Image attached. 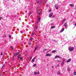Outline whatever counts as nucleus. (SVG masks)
I'll use <instances>...</instances> for the list:
<instances>
[{"label":"nucleus","instance_id":"nucleus-1","mask_svg":"<svg viewBox=\"0 0 76 76\" xmlns=\"http://www.w3.org/2000/svg\"><path fill=\"white\" fill-rule=\"evenodd\" d=\"M20 58V60H22V56L20 55H19L18 56V60H19V59Z\"/></svg>","mask_w":76,"mask_h":76},{"label":"nucleus","instance_id":"nucleus-2","mask_svg":"<svg viewBox=\"0 0 76 76\" xmlns=\"http://www.w3.org/2000/svg\"><path fill=\"white\" fill-rule=\"evenodd\" d=\"M74 47H72V48H69L68 49L70 51H73L74 50Z\"/></svg>","mask_w":76,"mask_h":76},{"label":"nucleus","instance_id":"nucleus-3","mask_svg":"<svg viewBox=\"0 0 76 76\" xmlns=\"http://www.w3.org/2000/svg\"><path fill=\"white\" fill-rule=\"evenodd\" d=\"M37 4H40L42 3V1L41 0L37 1Z\"/></svg>","mask_w":76,"mask_h":76},{"label":"nucleus","instance_id":"nucleus-4","mask_svg":"<svg viewBox=\"0 0 76 76\" xmlns=\"http://www.w3.org/2000/svg\"><path fill=\"white\" fill-rule=\"evenodd\" d=\"M46 57L51 56V54L50 53H48L46 55Z\"/></svg>","mask_w":76,"mask_h":76},{"label":"nucleus","instance_id":"nucleus-5","mask_svg":"<svg viewBox=\"0 0 76 76\" xmlns=\"http://www.w3.org/2000/svg\"><path fill=\"white\" fill-rule=\"evenodd\" d=\"M55 7L56 8V9H58V6L57 4H56L55 6Z\"/></svg>","mask_w":76,"mask_h":76},{"label":"nucleus","instance_id":"nucleus-6","mask_svg":"<svg viewBox=\"0 0 76 76\" xmlns=\"http://www.w3.org/2000/svg\"><path fill=\"white\" fill-rule=\"evenodd\" d=\"M61 58L59 56H56L55 57V58Z\"/></svg>","mask_w":76,"mask_h":76},{"label":"nucleus","instance_id":"nucleus-7","mask_svg":"<svg viewBox=\"0 0 76 76\" xmlns=\"http://www.w3.org/2000/svg\"><path fill=\"white\" fill-rule=\"evenodd\" d=\"M53 15V13H50L49 15V17L50 18V17H51Z\"/></svg>","mask_w":76,"mask_h":76},{"label":"nucleus","instance_id":"nucleus-8","mask_svg":"<svg viewBox=\"0 0 76 76\" xmlns=\"http://www.w3.org/2000/svg\"><path fill=\"white\" fill-rule=\"evenodd\" d=\"M71 61V59H69L67 61H66V63H69Z\"/></svg>","mask_w":76,"mask_h":76},{"label":"nucleus","instance_id":"nucleus-9","mask_svg":"<svg viewBox=\"0 0 76 76\" xmlns=\"http://www.w3.org/2000/svg\"><path fill=\"white\" fill-rule=\"evenodd\" d=\"M64 31V28H63L61 30V31H60V32H63V31Z\"/></svg>","mask_w":76,"mask_h":76},{"label":"nucleus","instance_id":"nucleus-10","mask_svg":"<svg viewBox=\"0 0 76 76\" xmlns=\"http://www.w3.org/2000/svg\"><path fill=\"white\" fill-rule=\"evenodd\" d=\"M64 26L65 27H67V23H65L64 24Z\"/></svg>","mask_w":76,"mask_h":76},{"label":"nucleus","instance_id":"nucleus-11","mask_svg":"<svg viewBox=\"0 0 76 76\" xmlns=\"http://www.w3.org/2000/svg\"><path fill=\"white\" fill-rule=\"evenodd\" d=\"M20 53L19 52H18V53H16L14 54L13 57H14V56H15V55H18V54H19Z\"/></svg>","mask_w":76,"mask_h":76},{"label":"nucleus","instance_id":"nucleus-12","mask_svg":"<svg viewBox=\"0 0 76 76\" xmlns=\"http://www.w3.org/2000/svg\"><path fill=\"white\" fill-rule=\"evenodd\" d=\"M57 75H59L60 74V72L59 71H58L57 72Z\"/></svg>","mask_w":76,"mask_h":76},{"label":"nucleus","instance_id":"nucleus-13","mask_svg":"<svg viewBox=\"0 0 76 76\" xmlns=\"http://www.w3.org/2000/svg\"><path fill=\"white\" fill-rule=\"evenodd\" d=\"M73 75L74 76H76V72H74L73 73Z\"/></svg>","mask_w":76,"mask_h":76},{"label":"nucleus","instance_id":"nucleus-14","mask_svg":"<svg viewBox=\"0 0 76 76\" xmlns=\"http://www.w3.org/2000/svg\"><path fill=\"white\" fill-rule=\"evenodd\" d=\"M37 48H38V47L37 46H36L35 47V49H34V52H35V51H36V50H37Z\"/></svg>","mask_w":76,"mask_h":76},{"label":"nucleus","instance_id":"nucleus-15","mask_svg":"<svg viewBox=\"0 0 76 76\" xmlns=\"http://www.w3.org/2000/svg\"><path fill=\"white\" fill-rule=\"evenodd\" d=\"M52 53H56V50H53L52 51Z\"/></svg>","mask_w":76,"mask_h":76},{"label":"nucleus","instance_id":"nucleus-16","mask_svg":"<svg viewBox=\"0 0 76 76\" xmlns=\"http://www.w3.org/2000/svg\"><path fill=\"white\" fill-rule=\"evenodd\" d=\"M34 59H35V58H34L32 60V62L33 63V62H34Z\"/></svg>","mask_w":76,"mask_h":76},{"label":"nucleus","instance_id":"nucleus-17","mask_svg":"<svg viewBox=\"0 0 76 76\" xmlns=\"http://www.w3.org/2000/svg\"><path fill=\"white\" fill-rule=\"evenodd\" d=\"M67 70L68 72H69V71H70V68H69V67H68L67 68Z\"/></svg>","mask_w":76,"mask_h":76},{"label":"nucleus","instance_id":"nucleus-18","mask_svg":"<svg viewBox=\"0 0 76 76\" xmlns=\"http://www.w3.org/2000/svg\"><path fill=\"white\" fill-rule=\"evenodd\" d=\"M55 28V26H52L50 28L51 29H53V28Z\"/></svg>","mask_w":76,"mask_h":76},{"label":"nucleus","instance_id":"nucleus-19","mask_svg":"<svg viewBox=\"0 0 76 76\" xmlns=\"http://www.w3.org/2000/svg\"><path fill=\"white\" fill-rule=\"evenodd\" d=\"M43 4H45L46 3V0H45L43 2Z\"/></svg>","mask_w":76,"mask_h":76},{"label":"nucleus","instance_id":"nucleus-20","mask_svg":"<svg viewBox=\"0 0 76 76\" xmlns=\"http://www.w3.org/2000/svg\"><path fill=\"white\" fill-rule=\"evenodd\" d=\"M70 6H71V7H72V6H74V4H70Z\"/></svg>","mask_w":76,"mask_h":76},{"label":"nucleus","instance_id":"nucleus-21","mask_svg":"<svg viewBox=\"0 0 76 76\" xmlns=\"http://www.w3.org/2000/svg\"><path fill=\"white\" fill-rule=\"evenodd\" d=\"M38 20H41V18L40 17H38Z\"/></svg>","mask_w":76,"mask_h":76},{"label":"nucleus","instance_id":"nucleus-22","mask_svg":"<svg viewBox=\"0 0 76 76\" xmlns=\"http://www.w3.org/2000/svg\"><path fill=\"white\" fill-rule=\"evenodd\" d=\"M37 28H38V27H37V26H35V27H34V29H37Z\"/></svg>","mask_w":76,"mask_h":76},{"label":"nucleus","instance_id":"nucleus-23","mask_svg":"<svg viewBox=\"0 0 76 76\" xmlns=\"http://www.w3.org/2000/svg\"><path fill=\"white\" fill-rule=\"evenodd\" d=\"M65 20H66V19H64L63 20V23H64V22H65Z\"/></svg>","mask_w":76,"mask_h":76},{"label":"nucleus","instance_id":"nucleus-24","mask_svg":"<svg viewBox=\"0 0 76 76\" xmlns=\"http://www.w3.org/2000/svg\"><path fill=\"white\" fill-rule=\"evenodd\" d=\"M57 61H58V63H61V61L58 60Z\"/></svg>","mask_w":76,"mask_h":76},{"label":"nucleus","instance_id":"nucleus-25","mask_svg":"<svg viewBox=\"0 0 76 76\" xmlns=\"http://www.w3.org/2000/svg\"><path fill=\"white\" fill-rule=\"evenodd\" d=\"M40 21H39V20H37V23H39V22Z\"/></svg>","mask_w":76,"mask_h":76},{"label":"nucleus","instance_id":"nucleus-26","mask_svg":"<svg viewBox=\"0 0 76 76\" xmlns=\"http://www.w3.org/2000/svg\"><path fill=\"white\" fill-rule=\"evenodd\" d=\"M36 65H37V64H35L33 65V67H36Z\"/></svg>","mask_w":76,"mask_h":76},{"label":"nucleus","instance_id":"nucleus-27","mask_svg":"<svg viewBox=\"0 0 76 76\" xmlns=\"http://www.w3.org/2000/svg\"><path fill=\"white\" fill-rule=\"evenodd\" d=\"M33 38H31L30 39V41H32V40H33Z\"/></svg>","mask_w":76,"mask_h":76},{"label":"nucleus","instance_id":"nucleus-28","mask_svg":"<svg viewBox=\"0 0 76 76\" xmlns=\"http://www.w3.org/2000/svg\"><path fill=\"white\" fill-rule=\"evenodd\" d=\"M36 12H38V8H37L36 10Z\"/></svg>","mask_w":76,"mask_h":76},{"label":"nucleus","instance_id":"nucleus-29","mask_svg":"<svg viewBox=\"0 0 76 76\" xmlns=\"http://www.w3.org/2000/svg\"><path fill=\"white\" fill-rule=\"evenodd\" d=\"M42 14V12H39V15H40Z\"/></svg>","mask_w":76,"mask_h":76},{"label":"nucleus","instance_id":"nucleus-30","mask_svg":"<svg viewBox=\"0 0 76 76\" xmlns=\"http://www.w3.org/2000/svg\"><path fill=\"white\" fill-rule=\"evenodd\" d=\"M63 61H65V60H66V59H64V58H63Z\"/></svg>","mask_w":76,"mask_h":76},{"label":"nucleus","instance_id":"nucleus-31","mask_svg":"<svg viewBox=\"0 0 76 76\" xmlns=\"http://www.w3.org/2000/svg\"><path fill=\"white\" fill-rule=\"evenodd\" d=\"M32 35H34L35 34V33L34 32H33L32 33Z\"/></svg>","mask_w":76,"mask_h":76},{"label":"nucleus","instance_id":"nucleus-32","mask_svg":"<svg viewBox=\"0 0 76 76\" xmlns=\"http://www.w3.org/2000/svg\"><path fill=\"white\" fill-rule=\"evenodd\" d=\"M37 72H34V75H37Z\"/></svg>","mask_w":76,"mask_h":76},{"label":"nucleus","instance_id":"nucleus-33","mask_svg":"<svg viewBox=\"0 0 76 76\" xmlns=\"http://www.w3.org/2000/svg\"><path fill=\"white\" fill-rule=\"evenodd\" d=\"M64 64V62H63L62 63V65H63Z\"/></svg>","mask_w":76,"mask_h":76},{"label":"nucleus","instance_id":"nucleus-34","mask_svg":"<svg viewBox=\"0 0 76 76\" xmlns=\"http://www.w3.org/2000/svg\"><path fill=\"white\" fill-rule=\"evenodd\" d=\"M59 66H60V65L58 64V65H57V67H59Z\"/></svg>","mask_w":76,"mask_h":76},{"label":"nucleus","instance_id":"nucleus-35","mask_svg":"<svg viewBox=\"0 0 76 76\" xmlns=\"http://www.w3.org/2000/svg\"><path fill=\"white\" fill-rule=\"evenodd\" d=\"M2 19V18L0 17V20H1V19Z\"/></svg>","mask_w":76,"mask_h":76},{"label":"nucleus","instance_id":"nucleus-36","mask_svg":"<svg viewBox=\"0 0 76 76\" xmlns=\"http://www.w3.org/2000/svg\"><path fill=\"white\" fill-rule=\"evenodd\" d=\"M11 36L10 35L9 36V38H11Z\"/></svg>","mask_w":76,"mask_h":76},{"label":"nucleus","instance_id":"nucleus-37","mask_svg":"<svg viewBox=\"0 0 76 76\" xmlns=\"http://www.w3.org/2000/svg\"><path fill=\"white\" fill-rule=\"evenodd\" d=\"M11 48H12V49H13V47H11Z\"/></svg>","mask_w":76,"mask_h":76},{"label":"nucleus","instance_id":"nucleus-38","mask_svg":"<svg viewBox=\"0 0 76 76\" xmlns=\"http://www.w3.org/2000/svg\"><path fill=\"white\" fill-rule=\"evenodd\" d=\"M1 56H3V53H1Z\"/></svg>","mask_w":76,"mask_h":76},{"label":"nucleus","instance_id":"nucleus-39","mask_svg":"<svg viewBox=\"0 0 76 76\" xmlns=\"http://www.w3.org/2000/svg\"><path fill=\"white\" fill-rule=\"evenodd\" d=\"M39 74V72H38L37 73V74Z\"/></svg>","mask_w":76,"mask_h":76},{"label":"nucleus","instance_id":"nucleus-40","mask_svg":"<svg viewBox=\"0 0 76 76\" xmlns=\"http://www.w3.org/2000/svg\"><path fill=\"white\" fill-rule=\"evenodd\" d=\"M31 12H30L29 15H30V14H31Z\"/></svg>","mask_w":76,"mask_h":76},{"label":"nucleus","instance_id":"nucleus-41","mask_svg":"<svg viewBox=\"0 0 76 76\" xmlns=\"http://www.w3.org/2000/svg\"><path fill=\"white\" fill-rule=\"evenodd\" d=\"M49 12H51V10H49Z\"/></svg>","mask_w":76,"mask_h":76},{"label":"nucleus","instance_id":"nucleus-42","mask_svg":"<svg viewBox=\"0 0 76 76\" xmlns=\"http://www.w3.org/2000/svg\"><path fill=\"white\" fill-rule=\"evenodd\" d=\"M75 26H76V23H75Z\"/></svg>","mask_w":76,"mask_h":76},{"label":"nucleus","instance_id":"nucleus-43","mask_svg":"<svg viewBox=\"0 0 76 76\" xmlns=\"http://www.w3.org/2000/svg\"><path fill=\"white\" fill-rule=\"evenodd\" d=\"M46 50H46V49H45L44 50V51H46Z\"/></svg>","mask_w":76,"mask_h":76},{"label":"nucleus","instance_id":"nucleus-44","mask_svg":"<svg viewBox=\"0 0 76 76\" xmlns=\"http://www.w3.org/2000/svg\"><path fill=\"white\" fill-rule=\"evenodd\" d=\"M3 76V75H1V76Z\"/></svg>","mask_w":76,"mask_h":76},{"label":"nucleus","instance_id":"nucleus-45","mask_svg":"<svg viewBox=\"0 0 76 76\" xmlns=\"http://www.w3.org/2000/svg\"><path fill=\"white\" fill-rule=\"evenodd\" d=\"M52 68H53V67H54V66H52Z\"/></svg>","mask_w":76,"mask_h":76},{"label":"nucleus","instance_id":"nucleus-46","mask_svg":"<svg viewBox=\"0 0 76 76\" xmlns=\"http://www.w3.org/2000/svg\"><path fill=\"white\" fill-rule=\"evenodd\" d=\"M52 18H54V16L52 17Z\"/></svg>","mask_w":76,"mask_h":76},{"label":"nucleus","instance_id":"nucleus-47","mask_svg":"<svg viewBox=\"0 0 76 76\" xmlns=\"http://www.w3.org/2000/svg\"><path fill=\"white\" fill-rule=\"evenodd\" d=\"M75 10H76V8H75Z\"/></svg>","mask_w":76,"mask_h":76},{"label":"nucleus","instance_id":"nucleus-48","mask_svg":"<svg viewBox=\"0 0 76 76\" xmlns=\"http://www.w3.org/2000/svg\"><path fill=\"white\" fill-rule=\"evenodd\" d=\"M29 44H31V43H30V42H29Z\"/></svg>","mask_w":76,"mask_h":76},{"label":"nucleus","instance_id":"nucleus-49","mask_svg":"<svg viewBox=\"0 0 76 76\" xmlns=\"http://www.w3.org/2000/svg\"><path fill=\"white\" fill-rule=\"evenodd\" d=\"M12 58H13V56L12 57Z\"/></svg>","mask_w":76,"mask_h":76},{"label":"nucleus","instance_id":"nucleus-50","mask_svg":"<svg viewBox=\"0 0 76 76\" xmlns=\"http://www.w3.org/2000/svg\"><path fill=\"white\" fill-rule=\"evenodd\" d=\"M51 25H52V23L51 24Z\"/></svg>","mask_w":76,"mask_h":76},{"label":"nucleus","instance_id":"nucleus-51","mask_svg":"<svg viewBox=\"0 0 76 76\" xmlns=\"http://www.w3.org/2000/svg\"><path fill=\"white\" fill-rule=\"evenodd\" d=\"M12 0L13 1V0Z\"/></svg>","mask_w":76,"mask_h":76},{"label":"nucleus","instance_id":"nucleus-52","mask_svg":"<svg viewBox=\"0 0 76 76\" xmlns=\"http://www.w3.org/2000/svg\"><path fill=\"white\" fill-rule=\"evenodd\" d=\"M32 44V43H31V44Z\"/></svg>","mask_w":76,"mask_h":76},{"label":"nucleus","instance_id":"nucleus-53","mask_svg":"<svg viewBox=\"0 0 76 76\" xmlns=\"http://www.w3.org/2000/svg\"><path fill=\"white\" fill-rule=\"evenodd\" d=\"M6 37V36H5V37Z\"/></svg>","mask_w":76,"mask_h":76}]
</instances>
